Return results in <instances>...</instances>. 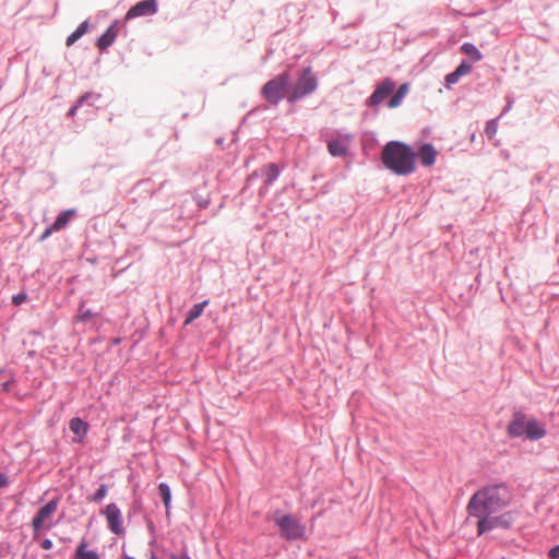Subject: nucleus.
<instances>
[{
    "label": "nucleus",
    "mask_w": 559,
    "mask_h": 559,
    "mask_svg": "<svg viewBox=\"0 0 559 559\" xmlns=\"http://www.w3.org/2000/svg\"><path fill=\"white\" fill-rule=\"evenodd\" d=\"M511 502V492L504 485L487 486L476 491L468 501L469 515L478 519L477 534L493 528H510L515 515L512 511L495 515Z\"/></svg>",
    "instance_id": "obj_1"
},
{
    "label": "nucleus",
    "mask_w": 559,
    "mask_h": 559,
    "mask_svg": "<svg viewBox=\"0 0 559 559\" xmlns=\"http://www.w3.org/2000/svg\"><path fill=\"white\" fill-rule=\"evenodd\" d=\"M415 153L405 143L391 141L385 144L381 153L383 165L399 176L409 175L415 171Z\"/></svg>",
    "instance_id": "obj_2"
},
{
    "label": "nucleus",
    "mask_w": 559,
    "mask_h": 559,
    "mask_svg": "<svg viewBox=\"0 0 559 559\" xmlns=\"http://www.w3.org/2000/svg\"><path fill=\"white\" fill-rule=\"evenodd\" d=\"M290 93V74L289 71H285L269 82H266L262 90L261 94L263 98L272 105H277L281 100L286 98L288 100V95Z\"/></svg>",
    "instance_id": "obj_3"
},
{
    "label": "nucleus",
    "mask_w": 559,
    "mask_h": 559,
    "mask_svg": "<svg viewBox=\"0 0 559 559\" xmlns=\"http://www.w3.org/2000/svg\"><path fill=\"white\" fill-rule=\"evenodd\" d=\"M273 521L280 527V534L287 540H296L304 537L306 526L290 514H282L276 511L273 514Z\"/></svg>",
    "instance_id": "obj_4"
},
{
    "label": "nucleus",
    "mask_w": 559,
    "mask_h": 559,
    "mask_svg": "<svg viewBox=\"0 0 559 559\" xmlns=\"http://www.w3.org/2000/svg\"><path fill=\"white\" fill-rule=\"evenodd\" d=\"M318 87V79L310 67L305 68L297 78L295 85L290 88L288 103H295L298 99L313 93Z\"/></svg>",
    "instance_id": "obj_5"
},
{
    "label": "nucleus",
    "mask_w": 559,
    "mask_h": 559,
    "mask_svg": "<svg viewBox=\"0 0 559 559\" xmlns=\"http://www.w3.org/2000/svg\"><path fill=\"white\" fill-rule=\"evenodd\" d=\"M57 509L58 501L51 500L38 510L37 514L34 516L32 521V526L35 534H38V532L43 528H50L51 518L56 513Z\"/></svg>",
    "instance_id": "obj_6"
},
{
    "label": "nucleus",
    "mask_w": 559,
    "mask_h": 559,
    "mask_svg": "<svg viewBox=\"0 0 559 559\" xmlns=\"http://www.w3.org/2000/svg\"><path fill=\"white\" fill-rule=\"evenodd\" d=\"M105 515L108 528L116 535H123L124 527L122 521V513L116 503H109L102 511Z\"/></svg>",
    "instance_id": "obj_7"
},
{
    "label": "nucleus",
    "mask_w": 559,
    "mask_h": 559,
    "mask_svg": "<svg viewBox=\"0 0 559 559\" xmlns=\"http://www.w3.org/2000/svg\"><path fill=\"white\" fill-rule=\"evenodd\" d=\"M395 83L392 79H384L373 91L367 103L369 106H378L394 91Z\"/></svg>",
    "instance_id": "obj_8"
},
{
    "label": "nucleus",
    "mask_w": 559,
    "mask_h": 559,
    "mask_svg": "<svg viewBox=\"0 0 559 559\" xmlns=\"http://www.w3.org/2000/svg\"><path fill=\"white\" fill-rule=\"evenodd\" d=\"M156 12V0H142L129 9V11L126 14V19L131 20L139 16L153 15Z\"/></svg>",
    "instance_id": "obj_9"
},
{
    "label": "nucleus",
    "mask_w": 559,
    "mask_h": 559,
    "mask_svg": "<svg viewBox=\"0 0 559 559\" xmlns=\"http://www.w3.org/2000/svg\"><path fill=\"white\" fill-rule=\"evenodd\" d=\"M119 33V25L118 22H114L106 32L98 38L97 40V47L100 50H105L109 46L114 44Z\"/></svg>",
    "instance_id": "obj_10"
},
{
    "label": "nucleus",
    "mask_w": 559,
    "mask_h": 559,
    "mask_svg": "<svg viewBox=\"0 0 559 559\" xmlns=\"http://www.w3.org/2000/svg\"><path fill=\"white\" fill-rule=\"evenodd\" d=\"M527 420L523 415H516L508 426V432L512 437H520L526 432Z\"/></svg>",
    "instance_id": "obj_11"
},
{
    "label": "nucleus",
    "mask_w": 559,
    "mask_h": 559,
    "mask_svg": "<svg viewBox=\"0 0 559 559\" xmlns=\"http://www.w3.org/2000/svg\"><path fill=\"white\" fill-rule=\"evenodd\" d=\"M437 155L438 152L431 144H424L418 152L420 162L426 167L432 166L435 164Z\"/></svg>",
    "instance_id": "obj_12"
},
{
    "label": "nucleus",
    "mask_w": 559,
    "mask_h": 559,
    "mask_svg": "<svg viewBox=\"0 0 559 559\" xmlns=\"http://www.w3.org/2000/svg\"><path fill=\"white\" fill-rule=\"evenodd\" d=\"M527 439L538 440L546 435L544 426L535 419L527 420L526 432Z\"/></svg>",
    "instance_id": "obj_13"
},
{
    "label": "nucleus",
    "mask_w": 559,
    "mask_h": 559,
    "mask_svg": "<svg viewBox=\"0 0 559 559\" xmlns=\"http://www.w3.org/2000/svg\"><path fill=\"white\" fill-rule=\"evenodd\" d=\"M74 215H75V210H73V209L63 211L62 213H60L58 215V217L53 222L52 229H55L57 231L61 230L62 228H64L68 225L69 221Z\"/></svg>",
    "instance_id": "obj_14"
},
{
    "label": "nucleus",
    "mask_w": 559,
    "mask_h": 559,
    "mask_svg": "<svg viewBox=\"0 0 559 559\" xmlns=\"http://www.w3.org/2000/svg\"><path fill=\"white\" fill-rule=\"evenodd\" d=\"M409 85L407 83L402 84L399 90L393 94V96L390 98L388 106L390 108H396L401 105L403 98L408 93Z\"/></svg>",
    "instance_id": "obj_15"
},
{
    "label": "nucleus",
    "mask_w": 559,
    "mask_h": 559,
    "mask_svg": "<svg viewBox=\"0 0 559 559\" xmlns=\"http://www.w3.org/2000/svg\"><path fill=\"white\" fill-rule=\"evenodd\" d=\"M207 304H209V301L204 300L200 304L194 305L187 313V318L185 320V325H188V324L192 323L195 319H198L202 314V312H203L204 308L207 306Z\"/></svg>",
    "instance_id": "obj_16"
},
{
    "label": "nucleus",
    "mask_w": 559,
    "mask_h": 559,
    "mask_svg": "<svg viewBox=\"0 0 559 559\" xmlns=\"http://www.w3.org/2000/svg\"><path fill=\"white\" fill-rule=\"evenodd\" d=\"M280 169L276 164H269L263 168L264 185L270 186L278 177Z\"/></svg>",
    "instance_id": "obj_17"
},
{
    "label": "nucleus",
    "mask_w": 559,
    "mask_h": 559,
    "mask_svg": "<svg viewBox=\"0 0 559 559\" xmlns=\"http://www.w3.org/2000/svg\"><path fill=\"white\" fill-rule=\"evenodd\" d=\"M75 559H99V556L96 551L87 549V544L82 542L76 548Z\"/></svg>",
    "instance_id": "obj_18"
},
{
    "label": "nucleus",
    "mask_w": 559,
    "mask_h": 559,
    "mask_svg": "<svg viewBox=\"0 0 559 559\" xmlns=\"http://www.w3.org/2000/svg\"><path fill=\"white\" fill-rule=\"evenodd\" d=\"M88 31V22H82L79 27L68 36L67 46H72L76 40H79L83 35H85Z\"/></svg>",
    "instance_id": "obj_19"
},
{
    "label": "nucleus",
    "mask_w": 559,
    "mask_h": 559,
    "mask_svg": "<svg viewBox=\"0 0 559 559\" xmlns=\"http://www.w3.org/2000/svg\"><path fill=\"white\" fill-rule=\"evenodd\" d=\"M329 153L332 156H344L347 152L346 145L340 140H332L328 143Z\"/></svg>",
    "instance_id": "obj_20"
},
{
    "label": "nucleus",
    "mask_w": 559,
    "mask_h": 559,
    "mask_svg": "<svg viewBox=\"0 0 559 559\" xmlns=\"http://www.w3.org/2000/svg\"><path fill=\"white\" fill-rule=\"evenodd\" d=\"M461 50L475 62L481 60L483 58L481 52L477 49V47L474 44L465 43L462 45Z\"/></svg>",
    "instance_id": "obj_21"
},
{
    "label": "nucleus",
    "mask_w": 559,
    "mask_h": 559,
    "mask_svg": "<svg viewBox=\"0 0 559 559\" xmlns=\"http://www.w3.org/2000/svg\"><path fill=\"white\" fill-rule=\"evenodd\" d=\"M70 430L75 435H86L88 426L81 418L75 417L70 420L69 424Z\"/></svg>",
    "instance_id": "obj_22"
},
{
    "label": "nucleus",
    "mask_w": 559,
    "mask_h": 559,
    "mask_svg": "<svg viewBox=\"0 0 559 559\" xmlns=\"http://www.w3.org/2000/svg\"><path fill=\"white\" fill-rule=\"evenodd\" d=\"M158 490L165 507L168 508L171 499L170 488L168 487V485L162 483L158 486Z\"/></svg>",
    "instance_id": "obj_23"
},
{
    "label": "nucleus",
    "mask_w": 559,
    "mask_h": 559,
    "mask_svg": "<svg viewBox=\"0 0 559 559\" xmlns=\"http://www.w3.org/2000/svg\"><path fill=\"white\" fill-rule=\"evenodd\" d=\"M108 487L107 485H100V487L97 489V491L88 498L90 501L94 502H100L107 495Z\"/></svg>",
    "instance_id": "obj_24"
},
{
    "label": "nucleus",
    "mask_w": 559,
    "mask_h": 559,
    "mask_svg": "<svg viewBox=\"0 0 559 559\" xmlns=\"http://www.w3.org/2000/svg\"><path fill=\"white\" fill-rule=\"evenodd\" d=\"M472 71V66L465 61H463L456 69V74L461 78L463 75L468 74Z\"/></svg>",
    "instance_id": "obj_25"
},
{
    "label": "nucleus",
    "mask_w": 559,
    "mask_h": 559,
    "mask_svg": "<svg viewBox=\"0 0 559 559\" xmlns=\"http://www.w3.org/2000/svg\"><path fill=\"white\" fill-rule=\"evenodd\" d=\"M94 316V313L90 310V309H86V310H83L82 308L80 309V312L79 314L76 316V319L81 322H86L88 319H91L92 317Z\"/></svg>",
    "instance_id": "obj_26"
},
{
    "label": "nucleus",
    "mask_w": 559,
    "mask_h": 559,
    "mask_svg": "<svg viewBox=\"0 0 559 559\" xmlns=\"http://www.w3.org/2000/svg\"><path fill=\"white\" fill-rule=\"evenodd\" d=\"M26 299H27L26 294L21 293V294H17V295H14V296H13V298H12V302H13L15 306H20V305H21V304H23Z\"/></svg>",
    "instance_id": "obj_27"
},
{
    "label": "nucleus",
    "mask_w": 559,
    "mask_h": 559,
    "mask_svg": "<svg viewBox=\"0 0 559 559\" xmlns=\"http://www.w3.org/2000/svg\"><path fill=\"white\" fill-rule=\"evenodd\" d=\"M459 79H460V76L456 74L455 71H453L452 73H449L445 76V82L448 85H452V84H455L459 81Z\"/></svg>",
    "instance_id": "obj_28"
},
{
    "label": "nucleus",
    "mask_w": 559,
    "mask_h": 559,
    "mask_svg": "<svg viewBox=\"0 0 559 559\" xmlns=\"http://www.w3.org/2000/svg\"><path fill=\"white\" fill-rule=\"evenodd\" d=\"M485 131H486V134L491 139L496 134V131H497L496 124L492 121L488 122Z\"/></svg>",
    "instance_id": "obj_29"
},
{
    "label": "nucleus",
    "mask_w": 559,
    "mask_h": 559,
    "mask_svg": "<svg viewBox=\"0 0 559 559\" xmlns=\"http://www.w3.org/2000/svg\"><path fill=\"white\" fill-rule=\"evenodd\" d=\"M549 557L552 559H559V545L550 549Z\"/></svg>",
    "instance_id": "obj_30"
},
{
    "label": "nucleus",
    "mask_w": 559,
    "mask_h": 559,
    "mask_svg": "<svg viewBox=\"0 0 559 559\" xmlns=\"http://www.w3.org/2000/svg\"><path fill=\"white\" fill-rule=\"evenodd\" d=\"M53 231H56L55 229H52V225L47 228L44 234L40 236V240H45L47 239Z\"/></svg>",
    "instance_id": "obj_31"
},
{
    "label": "nucleus",
    "mask_w": 559,
    "mask_h": 559,
    "mask_svg": "<svg viewBox=\"0 0 559 559\" xmlns=\"http://www.w3.org/2000/svg\"><path fill=\"white\" fill-rule=\"evenodd\" d=\"M52 547V542L50 539H44L41 542V548L48 550Z\"/></svg>",
    "instance_id": "obj_32"
},
{
    "label": "nucleus",
    "mask_w": 559,
    "mask_h": 559,
    "mask_svg": "<svg viewBox=\"0 0 559 559\" xmlns=\"http://www.w3.org/2000/svg\"><path fill=\"white\" fill-rule=\"evenodd\" d=\"M8 478L4 474H0V488L7 486Z\"/></svg>",
    "instance_id": "obj_33"
},
{
    "label": "nucleus",
    "mask_w": 559,
    "mask_h": 559,
    "mask_svg": "<svg viewBox=\"0 0 559 559\" xmlns=\"http://www.w3.org/2000/svg\"><path fill=\"white\" fill-rule=\"evenodd\" d=\"M169 559H190L187 555L178 556L176 554H171Z\"/></svg>",
    "instance_id": "obj_34"
},
{
    "label": "nucleus",
    "mask_w": 559,
    "mask_h": 559,
    "mask_svg": "<svg viewBox=\"0 0 559 559\" xmlns=\"http://www.w3.org/2000/svg\"><path fill=\"white\" fill-rule=\"evenodd\" d=\"M76 109H78V106H74L73 108H71L69 111V115L73 116L75 114Z\"/></svg>",
    "instance_id": "obj_35"
},
{
    "label": "nucleus",
    "mask_w": 559,
    "mask_h": 559,
    "mask_svg": "<svg viewBox=\"0 0 559 559\" xmlns=\"http://www.w3.org/2000/svg\"><path fill=\"white\" fill-rule=\"evenodd\" d=\"M87 97H88V95L82 96L80 99V104H82Z\"/></svg>",
    "instance_id": "obj_36"
},
{
    "label": "nucleus",
    "mask_w": 559,
    "mask_h": 559,
    "mask_svg": "<svg viewBox=\"0 0 559 559\" xmlns=\"http://www.w3.org/2000/svg\"><path fill=\"white\" fill-rule=\"evenodd\" d=\"M150 559H157V557L154 554H152Z\"/></svg>",
    "instance_id": "obj_37"
},
{
    "label": "nucleus",
    "mask_w": 559,
    "mask_h": 559,
    "mask_svg": "<svg viewBox=\"0 0 559 559\" xmlns=\"http://www.w3.org/2000/svg\"><path fill=\"white\" fill-rule=\"evenodd\" d=\"M123 559H134V558H132L130 556H124Z\"/></svg>",
    "instance_id": "obj_38"
}]
</instances>
